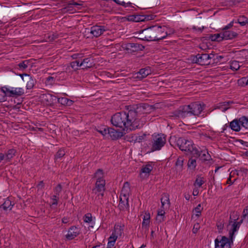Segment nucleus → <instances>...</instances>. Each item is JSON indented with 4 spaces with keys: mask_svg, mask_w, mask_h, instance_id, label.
<instances>
[{
    "mask_svg": "<svg viewBox=\"0 0 248 248\" xmlns=\"http://www.w3.org/2000/svg\"><path fill=\"white\" fill-rule=\"evenodd\" d=\"M111 122L113 125L127 132L140 128L144 125L145 120H140L136 111L130 110L127 112L115 113L112 116Z\"/></svg>",
    "mask_w": 248,
    "mask_h": 248,
    "instance_id": "obj_1",
    "label": "nucleus"
},
{
    "mask_svg": "<svg viewBox=\"0 0 248 248\" xmlns=\"http://www.w3.org/2000/svg\"><path fill=\"white\" fill-rule=\"evenodd\" d=\"M145 36L142 39L147 41H155L162 40L168 35L174 32V30L168 32L165 26H153L143 30Z\"/></svg>",
    "mask_w": 248,
    "mask_h": 248,
    "instance_id": "obj_2",
    "label": "nucleus"
},
{
    "mask_svg": "<svg viewBox=\"0 0 248 248\" xmlns=\"http://www.w3.org/2000/svg\"><path fill=\"white\" fill-rule=\"evenodd\" d=\"M204 108V105L197 102L191 103L180 108L176 116L184 118L192 115L199 116Z\"/></svg>",
    "mask_w": 248,
    "mask_h": 248,
    "instance_id": "obj_3",
    "label": "nucleus"
},
{
    "mask_svg": "<svg viewBox=\"0 0 248 248\" xmlns=\"http://www.w3.org/2000/svg\"><path fill=\"white\" fill-rule=\"evenodd\" d=\"M103 171H96L94 177L97 178L95 187L93 189V193L102 197L105 190V180L103 179Z\"/></svg>",
    "mask_w": 248,
    "mask_h": 248,
    "instance_id": "obj_4",
    "label": "nucleus"
},
{
    "mask_svg": "<svg viewBox=\"0 0 248 248\" xmlns=\"http://www.w3.org/2000/svg\"><path fill=\"white\" fill-rule=\"evenodd\" d=\"M177 145L182 151L188 152L192 154H198V149L191 140L180 138L177 140Z\"/></svg>",
    "mask_w": 248,
    "mask_h": 248,
    "instance_id": "obj_5",
    "label": "nucleus"
},
{
    "mask_svg": "<svg viewBox=\"0 0 248 248\" xmlns=\"http://www.w3.org/2000/svg\"><path fill=\"white\" fill-rule=\"evenodd\" d=\"M166 142V137L163 134H154L152 136L151 142L152 150L159 151L165 145Z\"/></svg>",
    "mask_w": 248,
    "mask_h": 248,
    "instance_id": "obj_6",
    "label": "nucleus"
},
{
    "mask_svg": "<svg viewBox=\"0 0 248 248\" xmlns=\"http://www.w3.org/2000/svg\"><path fill=\"white\" fill-rule=\"evenodd\" d=\"M233 214L235 215L234 216L232 215L233 217H232V215L230 216L229 224L227 225V230L229 232V237L230 239L233 240L235 233L238 231L240 228L236 223V220H237L239 218L238 215L236 213H233Z\"/></svg>",
    "mask_w": 248,
    "mask_h": 248,
    "instance_id": "obj_7",
    "label": "nucleus"
},
{
    "mask_svg": "<svg viewBox=\"0 0 248 248\" xmlns=\"http://www.w3.org/2000/svg\"><path fill=\"white\" fill-rule=\"evenodd\" d=\"M233 240L225 236L217 237L215 240V248H231Z\"/></svg>",
    "mask_w": 248,
    "mask_h": 248,
    "instance_id": "obj_8",
    "label": "nucleus"
},
{
    "mask_svg": "<svg viewBox=\"0 0 248 248\" xmlns=\"http://www.w3.org/2000/svg\"><path fill=\"white\" fill-rule=\"evenodd\" d=\"M210 59L211 57L208 54H198L194 57L193 62L201 65H205L210 63L209 60Z\"/></svg>",
    "mask_w": 248,
    "mask_h": 248,
    "instance_id": "obj_9",
    "label": "nucleus"
},
{
    "mask_svg": "<svg viewBox=\"0 0 248 248\" xmlns=\"http://www.w3.org/2000/svg\"><path fill=\"white\" fill-rule=\"evenodd\" d=\"M107 28L104 26H93L91 28L90 33L95 37H98L102 34Z\"/></svg>",
    "mask_w": 248,
    "mask_h": 248,
    "instance_id": "obj_10",
    "label": "nucleus"
},
{
    "mask_svg": "<svg viewBox=\"0 0 248 248\" xmlns=\"http://www.w3.org/2000/svg\"><path fill=\"white\" fill-rule=\"evenodd\" d=\"M79 233V229L78 227L73 226L69 229L67 233L65 235V238L68 240H71L78 236Z\"/></svg>",
    "mask_w": 248,
    "mask_h": 248,
    "instance_id": "obj_11",
    "label": "nucleus"
},
{
    "mask_svg": "<svg viewBox=\"0 0 248 248\" xmlns=\"http://www.w3.org/2000/svg\"><path fill=\"white\" fill-rule=\"evenodd\" d=\"M240 118L235 119L230 123V127L231 129L236 132L240 131L242 129L241 122H240Z\"/></svg>",
    "mask_w": 248,
    "mask_h": 248,
    "instance_id": "obj_12",
    "label": "nucleus"
},
{
    "mask_svg": "<svg viewBox=\"0 0 248 248\" xmlns=\"http://www.w3.org/2000/svg\"><path fill=\"white\" fill-rule=\"evenodd\" d=\"M128 199V198H126L124 197L120 196V202L118 207L121 210L125 211L129 210Z\"/></svg>",
    "mask_w": 248,
    "mask_h": 248,
    "instance_id": "obj_13",
    "label": "nucleus"
},
{
    "mask_svg": "<svg viewBox=\"0 0 248 248\" xmlns=\"http://www.w3.org/2000/svg\"><path fill=\"white\" fill-rule=\"evenodd\" d=\"M197 157H200V159L203 162L210 161L211 160V155L207 151H202L201 152L198 150V154H192Z\"/></svg>",
    "mask_w": 248,
    "mask_h": 248,
    "instance_id": "obj_14",
    "label": "nucleus"
},
{
    "mask_svg": "<svg viewBox=\"0 0 248 248\" xmlns=\"http://www.w3.org/2000/svg\"><path fill=\"white\" fill-rule=\"evenodd\" d=\"M222 33L224 40L232 39L237 35L236 32L234 31H229V30L222 29Z\"/></svg>",
    "mask_w": 248,
    "mask_h": 248,
    "instance_id": "obj_15",
    "label": "nucleus"
},
{
    "mask_svg": "<svg viewBox=\"0 0 248 248\" xmlns=\"http://www.w3.org/2000/svg\"><path fill=\"white\" fill-rule=\"evenodd\" d=\"M24 76L27 77L28 78L26 86V89L27 90L32 89L35 85L36 80L28 74H25L20 75V77L23 79Z\"/></svg>",
    "mask_w": 248,
    "mask_h": 248,
    "instance_id": "obj_16",
    "label": "nucleus"
},
{
    "mask_svg": "<svg viewBox=\"0 0 248 248\" xmlns=\"http://www.w3.org/2000/svg\"><path fill=\"white\" fill-rule=\"evenodd\" d=\"M43 98L47 105H51L57 100V97L51 94H44Z\"/></svg>",
    "mask_w": 248,
    "mask_h": 248,
    "instance_id": "obj_17",
    "label": "nucleus"
},
{
    "mask_svg": "<svg viewBox=\"0 0 248 248\" xmlns=\"http://www.w3.org/2000/svg\"><path fill=\"white\" fill-rule=\"evenodd\" d=\"M108 135L113 140H117L123 136L122 132L117 131L112 128H109Z\"/></svg>",
    "mask_w": 248,
    "mask_h": 248,
    "instance_id": "obj_18",
    "label": "nucleus"
},
{
    "mask_svg": "<svg viewBox=\"0 0 248 248\" xmlns=\"http://www.w3.org/2000/svg\"><path fill=\"white\" fill-rule=\"evenodd\" d=\"M130 191V185L129 183L126 182L124 183V184L120 196L124 197L125 198H129Z\"/></svg>",
    "mask_w": 248,
    "mask_h": 248,
    "instance_id": "obj_19",
    "label": "nucleus"
},
{
    "mask_svg": "<svg viewBox=\"0 0 248 248\" xmlns=\"http://www.w3.org/2000/svg\"><path fill=\"white\" fill-rule=\"evenodd\" d=\"M24 93V90L22 88L12 87V93L10 97L19 96Z\"/></svg>",
    "mask_w": 248,
    "mask_h": 248,
    "instance_id": "obj_20",
    "label": "nucleus"
},
{
    "mask_svg": "<svg viewBox=\"0 0 248 248\" xmlns=\"http://www.w3.org/2000/svg\"><path fill=\"white\" fill-rule=\"evenodd\" d=\"M151 73V70L148 68L141 69L140 71L137 73V77L142 79L146 78L148 75Z\"/></svg>",
    "mask_w": 248,
    "mask_h": 248,
    "instance_id": "obj_21",
    "label": "nucleus"
},
{
    "mask_svg": "<svg viewBox=\"0 0 248 248\" xmlns=\"http://www.w3.org/2000/svg\"><path fill=\"white\" fill-rule=\"evenodd\" d=\"M83 220L85 223L89 224L90 226L93 227L95 223V218H93L91 213H87L83 217Z\"/></svg>",
    "mask_w": 248,
    "mask_h": 248,
    "instance_id": "obj_22",
    "label": "nucleus"
},
{
    "mask_svg": "<svg viewBox=\"0 0 248 248\" xmlns=\"http://www.w3.org/2000/svg\"><path fill=\"white\" fill-rule=\"evenodd\" d=\"M169 195L167 193H164L161 199V207L164 208V206L167 205L169 207L170 205Z\"/></svg>",
    "mask_w": 248,
    "mask_h": 248,
    "instance_id": "obj_23",
    "label": "nucleus"
},
{
    "mask_svg": "<svg viewBox=\"0 0 248 248\" xmlns=\"http://www.w3.org/2000/svg\"><path fill=\"white\" fill-rule=\"evenodd\" d=\"M58 103L64 106H71L73 104V101L66 97H57V100Z\"/></svg>",
    "mask_w": 248,
    "mask_h": 248,
    "instance_id": "obj_24",
    "label": "nucleus"
},
{
    "mask_svg": "<svg viewBox=\"0 0 248 248\" xmlns=\"http://www.w3.org/2000/svg\"><path fill=\"white\" fill-rule=\"evenodd\" d=\"M80 65L83 68H90L93 65V59L91 58H85L80 62Z\"/></svg>",
    "mask_w": 248,
    "mask_h": 248,
    "instance_id": "obj_25",
    "label": "nucleus"
},
{
    "mask_svg": "<svg viewBox=\"0 0 248 248\" xmlns=\"http://www.w3.org/2000/svg\"><path fill=\"white\" fill-rule=\"evenodd\" d=\"M16 151L14 149H9L7 152L4 154V159L6 163L9 162L10 160L15 156Z\"/></svg>",
    "mask_w": 248,
    "mask_h": 248,
    "instance_id": "obj_26",
    "label": "nucleus"
},
{
    "mask_svg": "<svg viewBox=\"0 0 248 248\" xmlns=\"http://www.w3.org/2000/svg\"><path fill=\"white\" fill-rule=\"evenodd\" d=\"M198 158L191 157L189 159L187 162L188 169L189 170H195L197 166Z\"/></svg>",
    "mask_w": 248,
    "mask_h": 248,
    "instance_id": "obj_27",
    "label": "nucleus"
},
{
    "mask_svg": "<svg viewBox=\"0 0 248 248\" xmlns=\"http://www.w3.org/2000/svg\"><path fill=\"white\" fill-rule=\"evenodd\" d=\"M124 228V225H115L114 226V232H113L112 233H114V235H117V237L121 236L123 233Z\"/></svg>",
    "mask_w": 248,
    "mask_h": 248,
    "instance_id": "obj_28",
    "label": "nucleus"
},
{
    "mask_svg": "<svg viewBox=\"0 0 248 248\" xmlns=\"http://www.w3.org/2000/svg\"><path fill=\"white\" fill-rule=\"evenodd\" d=\"M156 163L154 162H148L145 165H143L141 170H156Z\"/></svg>",
    "mask_w": 248,
    "mask_h": 248,
    "instance_id": "obj_29",
    "label": "nucleus"
},
{
    "mask_svg": "<svg viewBox=\"0 0 248 248\" xmlns=\"http://www.w3.org/2000/svg\"><path fill=\"white\" fill-rule=\"evenodd\" d=\"M12 87L9 86H4L1 87L2 93L5 94L4 96L5 101L6 100V96L10 97L12 93Z\"/></svg>",
    "mask_w": 248,
    "mask_h": 248,
    "instance_id": "obj_30",
    "label": "nucleus"
},
{
    "mask_svg": "<svg viewBox=\"0 0 248 248\" xmlns=\"http://www.w3.org/2000/svg\"><path fill=\"white\" fill-rule=\"evenodd\" d=\"M13 204L9 199H6L4 203L2 204L0 208H2L4 210H11L12 208Z\"/></svg>",
    "mask_w": 248,
    "mask_h": 248,
    "instance_id": "obj_31",
    "label": "nucleus"
},
{
    "mask_svg": "<svg viewBox=\"0 0 248 248\" xmlns=\"http://www.w3.org/2000/svg\"><path fill=\"white\" fill-rule=\"evenodd\" d=\"M65 152L64 150L62 149L59 150L55 155V162H56L61 160L62 158L65 155Z\"/></svg>",
    "mask_w": 248,
    "mask_h": 248,
    "instance_id": "obj_32",
    "label": "nucleus"
},
{
    "mask_svg": "<svg viewBox=\"0 0 248 248\" xmlns=\"http://www.w3.org/2000/svg\"><path fill=\"white\" fill-rule=\"evenodd\" d=\"M240 63H242L239 62L238 61H232L230 62V68L233 71H236L240 68L241 66Z\"/></svg>",
    "mask_w": 248,
    "mask_h": 248,
    "instance_id": "obj_33",
    "label": "nucleus"
},
{
    "mask_svg": "<svg viewBox=\"0 0 248 248\" xmlns=\"http://www.w3.org/2000/svg\"><path fill=\"white\" fill-rule=\"evenodd\" d=\"M222 31L218 33L211 35L210 39L212 41L220 42L224 40Z\"/></svg>",
    "mask_w": 248,
    "mask_h": 248,
    "instance_id": "obj_34",
    "label": "nucleus"
},
{
    "mask_svg": "<svg viewBox=\"0 0 248 248\" xmlns=\"http://www.w3.org/2000/svg\"><path fill=\"white\" fill-rule=\"evenodd\" d=\"M184 159L183 157H179L175 163V168L176 170H182L184 164Z\"/></svg>",
    "mask_w": 248,
    "mask_h": 248,
    "instance_id": "obj_35",
    "label": "nucleus"
},
{
    "mask_svg": "<svg viewBox=\"0 0 248 248\" xmlns=\"http://www.w3.org/2000/svg\"><path fill=\"white\" fill-rule=\"evenodd\" d=\"M114 2L117 3L118 5H121L124 8L129 7L133 8L132 3L130 2H125L124 1H121L120 0H112Z\"/></svg>",
    "mask_w": 248,
    "mask_h": 248,
    "instance_id": "obj_36",
    "label": "nucleus"
},
{
    "mask_svg": "<svg viewBox=\"0 0 248 248\" xmlns=\"http://www.w3.org/2000/svg\"><path fill=\"white\" fill-rule=\"evenodd\" d=\"M232 103L229 101L221 102L219 104L218 108L223 111H225L230 108V104Z\"/></svg>",
    "mask_w": 248,
    "mask_h": 248,
    "instance_id": "obj_37",
    "label": "nucleus"
},
{
    "mask_svg": "<svg viewBox=\"0 0 248 248\" xmlns=\"http://www.w3.org/2000/svg\"><path fill=\"white\" fill-rule=\"evenodd\" d=\"M127 49L133 51H138L140 48V46L137 43H129L126 46Z\"/></svg>",
    "mask_w": 248,
    "mask_h": 248,
    "instance_id": "obj_38",
    "label": "nucleus"
},
{
    "mask_svg": "<svg viewBox=\"0 0 248 248\" xmlns=\"http://www.w3.org/2000/svg\"><path fill=\"white\" fill-rule=\"evenodd\" d=\"M109 127L104 126L102 127H98L96 129L97 132L100 133L103 137H105L108 134Z\"/></svg>",
    "mask_w": 248,
    "mask_h": 248,
    "instance_id": "obj_39",
    "label": "nucleus"
},
{
    "mask_svg": "<svg viewBox=\"0 0 248 248\" xmlns=\"http://www.w3.org/2000/svg\"><path fill=\"white\" fill-rule=\"evenodd\" d=\"M205 182L204 178L200 176H198L196 179V180L194 183L195 186H198V187H201Z\"/></svg>",
    "mask_w": 248,
    "mask_h": 248,
    "instance_id": "obj_40",
    "label": "nucleus"
},
{
    "mask_svg": "<svg viewBox=\"0 0 248 248\" xmlns=\"http://www.w3.org/2000/svg\"><path fill=\"white\" fill-rule=\"evenodd\" d=\"M203 210V207L202 206L201 204H199L196 207H195L193 211V214L197 217H199L201 215V213Z\"/></svg>",
    "mask_w": 248,
    "mask_h": 248,
    "instance_id": "obj_41",
    "label": "nucleus"
},
{
    "mask_svg": "<svg viewBox=\"0 0 248 248\" xmlns=\"http://www.w3.org/2000/svg\"><path fill=\"white\" fill-rule=\"evenodd\" d=\"M237 83L239 86L242 87L248 86V77H244L239 79Z\"/></svg>",
    "mask_w": 248,
    "mask_h": 248,
    "instance_id": "obj_42",
    "label": "nucleus"
},
{
    "mask_svg": "<svg viewBox=\"0 0 248 248\" xmlns=\"http://www.w3.org/2000/svg\"><path fill=\"white\" fill-rule=\"evenodd\" d=\"M240 122H241L242 128L248 129V117L246 116H242L240 117Z\"/></svg>",
    "mask_w": 248,
    "mask_h": 248,
    "instance_id": "obj_43",
    "label": "nucleus"
},
{
    "mask_svg": "<svg viewBox=\"0 0 248 248\" xmlns=\"http://www.w3.org/2000/svg\"><path fill=\"white\" fill-rule=\"evenodd\" d=\"M235 23H238L242 26H245L247 24L248 25V19L247 17L241 16L238 18L237 21Z\"/></svg>",
    "mask_w": 248,
    "mask_h": 248,
    "instance_id": "obj_44",
    "label": "nucleus"
},
{
    "mask_svg": "<svg viewBox=\"0 0 248 248\" xmlns=\"http://www.w3.org/2000/svg\"><path fill=\"white\" fill-rule=\"evenodd\" d=\"M29 62L27 61H24L18 63V66L20 70H25L28 66Z\"/></svg>",
    "mask_w": 248,
    "mask_h": 248,
    "instance_id": "obj_45",
    "label": "nucleus"
},
{
    "mask_svg": "<svg viewBox=\"0 0 248 248\" xmlns=\"http://www.w3.org/2000/svg\"><path fill=\"white\" fill-rule=\"evenodd\" d=\"M70 65L71 67L74 70L78 69V67L81 66V65H80V62L78 61H75L71 62Z\"/></svg>",
    "mask_w": 248,
    "mask_h": 248,
    "instance_id": "obj_46",
    "label": "nucleus"
},
{
    "mask_svg": "<svg viewBox=\"0 0 248 248\" xmlns=\"http://www.w3.org/2000/svg\"><path fill=\"white\" fill-rule=\"evenodd\" d=\"M62 186L61 184L58 185L54 189V191L55 195L59 196L60 193L62 191Z\"/></svg>",
    "mask_w": 248,
    "mask_h": 248,
    "instance_id": "obj_47",
    "label": "nucleus"
},
{
    "mask_svg": "<svg viewBox=\"0 0 248 248\" xmlns=\"http://www.w3.org/2000/svg\"><path fill=\"white\" fill-rule=\"evenodd\" d=\"M59 199V196L58 195H53L51 198V200L52 201L51 202V205H57L58 204V200Z\"/></svg>",
    "mask_w": 248,
    "mask_h": 248,
    "instance_id": "obj_48",
    "label": "nucleus"
},
{
    "mask_svg": "<svg viewBox=\"0 0 248 248\" xmlns=\"http://www.w3.org/2000/svg\"><path fill=\"white\" fill-rule=\"evenodd\" d=\"M145 137V134L139 136H135L134 140L135 142H140L144 139Z\"/></svg>",
    "mask_w": 248,
    "mask_h": 248,
    "instance_id": "obj_49",
    "label": "nucleus"
},
{
    "mask_svg": "<svg viewBox=\"0 0 248 248\" xmlns=\"http://www.w3.org/2000/svg\"><path fill=\"white\" fill-rule=\"evenodd\" d=\"M235 173V171H231L230 173V177H229L227 181L228 184H232L236 180V178H234L232 180H231L232 177L233 175H234Z\"/></svg>",
    "mask_w": 248,
    "mask_h": 248,
    "instance_id": "obj_50",
    "label": "nucleus"
},
{
    "mask_svg": "<svg viewBox=\"0 0 248 248\" xmlns=\"http://www.w3.org/2000/svg\"><path fill=\"white\" fill-rule=\"evenodd\" d=\"M150 171H141L140 176L142 179H144L149 177Z\"/></svg>",
    "mask_w": 248,
    "mask_h": 248,
    "instance_id": "obj_51",
    "label": "nucleus"
},
{
    "mask_svg": "<svg viewBox=\"0 0 248 248\" xmlns=\"http://www.w3.org/2000/svg\"><path fill=\"white\" fill-rule=\"evenodd\" d=\"M145 19V17L140 15H135V22H138L143 21Z\"/></svg>",
    "mask_w": 248,
    "mask_h": 248,
    "instance_id": "obj_52",
    "label": "nucleus"
},
{
    "mask_svg": "<svg viewBox=\"0 0 248 248\" xmlns=\"http://www.w3.org/2000/svg\"><path fill=\"white\" fill-rule=\"evenodd\" d=\"M191 29L195 32H202L203 29H204V27L202 26V27H197L195 26H193Z\"/></svg>",
    "mask_w": 248,
    "mask_h": 248,
    "instance_id": "obj_53",
    "label": "nucleus"
},
{
    "mask_svg": "<svg viewBox=\"0 0 248 248\" xmlns=\"http://www.w3.org/2000/svg\"><path fill=\"white\" fill-rule=\"evenodd\" d=\"M150 223V220H146L145 219H143V221L142 222V227L145 228V229H148V226Z\"/></svg>",
    "mask_w": 248,
    "mask_h": 248,
    "instance_id": "obj_54",
    "label": "nucleus"
},
{
    "mask_svg": "<svg viewBox=\"0 0 248 248\" xmlns=\"http://www.w3.org/2000/svg\"><path fill=\"white\" fill-rule=\"evenodd\" d=\"M117 235H114V233H112L111 236L108 238V242H113L115 243V242L117 239Z\"/></svg>",
    "mask_w": 248,
    "mask_h": 248,
    "instance_id": "obj_55",
    "label": "nucleus"
},
{
    "mask_svg": "<svg viewBox=\"0 0 248 248\" xmlns=\"http://www.w3.org/2000/svg\"><path fill=\"white\" fill-rule=\"evenodd\" d=\"M242 217L243 218H246L248 220V209H244L243 212Z\"/></svg>",
    "mask_w": 248,
    "mask_h": 248,
    "instance_id": "obj_56",
    "label": "nucleus"
},
{
    "mask_svg": "<svg viewBox=\"0 0 248 248\" xmlns=\"http://www.w3.org/2000/svg\"><path fill=\"white\" fill-rule=\"evenodd\" d=\"M165 217L164 216H157L156 217V220L159 223H161L164 220Z\"/></svg>",
    "mask_w": 248,
    "mask_h": 248,
    "instance_id": "obj_57",
    "label": "nucleus"
},
{
    "mask_svg": "<svg viewBox=\"0 0 248 248\" xmlns=\"http://www.w3.org/2000/svg\"><path fill=\"white\" fill-rule=\"evenodd\" d=\"M1 91V87H0V102H3L5 101V99L4 98V95Z\"/></svg>",
    "mask_w": 248,
    "mask_h": 248,
    "instance_id": "obj_58",
    "label": "nucleus"
},
{
    "mask_svg": "<svg viewBox=\"0 0 248 248\" xmlns=\"http://www.w3.org/2000/svg\"><path fill=\"white\" fill-rule=\"evenodd\" d=\"M233 23H234V21L233 20L229 24H228L227 25L225 26L223 28V29L229 30V29H230L231 27H232L233 26Z\"/></svg>",
    "mask_w": 248,
    "mask_h": 248,
    "instance_id": "obj_59",
    "label": "nucleus"
},
{
    "mask_svg": "<svg viewBox=\"0 0 248 248\" xmlns=\"http://www.w3.org/2000/svg\"><path fill=\"white\" fill-rule=\"evenodd\" d=\"M140 37L139 38V39L142 40L147 41V40L145 39H142L145 36V33H144L143 30L140 31Z\"/></svg>",
    "mask_w": 248,
    "mask_h": 248,
    "instance_id": "obj_60",
    "label": "nucleus"
},
{
    "mask_svg": "<svg viewBox=\"0 0 248 248\" xmlns=\"http://www.w3.org/2000/svg\"><path fill=\"white\" fill-rule=\"evenodd\" d=\"M199 228H200V227H199V225L198 224L194 225L193 230H192L193 232L194 233H196L198 232Z\"/></svg>",
    "mask_w": 248,
    "mask_h": 248,
    "instance_id": "obj_61",
    "label": "nucleus"
},
{
    "mask_svg": "<svg viewBox=\"0 0 248 248\" xmlns=\"http://www.w3.org/2000/svg\"><path fill=\"white\" fill-rule=\"evenodd\" d=\"M128 21L135 22V15H130L126 17Z\"/></svg>",
    "mask_w": 248,
    "mask_h": 248,
    "instance_id": "obj_62",
    "label": "nucleus"
},
{
    "mask_svg": "<svg viewBox=\"0 0 248 248\" xmlns=\"http://www.w3.org/2000/svg\"><path fill=\"white\" fill-rule=\"evenodd\" d=\"M70 5L74 6L75 7H78V6H81L82 4L81 3H78L76 2L72 1L69 3Z\"/></svg>",
    "mask_w": 248,
    "mask_h": 248,
    "instance_id": "obj_63",
    "label": "nucleus"
},
{
    "mask_svg": "<svg viewBox=\"0 0 248 248\" xmlns=\"http://www.w3.org/2000/svg\"><path fill=\"white\" fill-rule=\"evenodd\" d=\"M115 244V243L111 242H108V245H107V248H113Z\"/></svg>",
    "mask_w": 248,
    "mask_h": 248,
    "instance_id": "obj_64",
    "label": "nucleus"
}]
</instances>
